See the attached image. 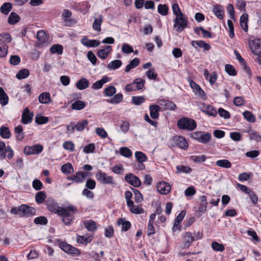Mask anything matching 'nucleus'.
<instances>
[{
	"label": "nucleus",
	"instance_id": "obj_10",
	"mask_svg": "<svg viewBox=\"0 0 261 261\" xmlns=\"http://www.w3.org/2000/svg\"><path fill=\"white\" fill-rule=\"evenodd\" d=\"M172 140L175 145L180 149L187 150L188 148V143L184 137L181 136H174Z\"/></svg>",
	"mask_w": 261,
	"mask_h": 261
},
{
	"label": "nucleus",
	"instance_id": "obj_38",
	"mask_svg": "<svg viewBox=\"0 0 261 261\" xmlns=\"http://www.w3.org/2000/svg\"><path fill=\"white\" fill-rule=\"evenodd\" d=\"M0 136L4 139H9L11 137V133L8 127L2 126L0 127Z\"/></svg>",
	"mask_w": 261,
	"mask_h": 261
},
{
	"label": "nucleus",
	"instance_id": "obj_24",
	"mask_svg": "<svg viewBox=\"0 0 261 261\" xmlns=\"http://www.w3.org/2000/svg\"><path fill=\"white\" fill-rule=\"evenodd\" d=\"M103 22V16L102 15H98L97 18L94 19L92 24V28L94 30L97 32L101 31V25Z\"/></svg>",
	"mask_w": 261,
	"mask_h": 261
},
{
	"label": "nucleus",
	"instance_id": "obj_37",
	"mask_svg": "<svg viewBox=\"0 0 261 261\" xmlns=\"http://www.w3.org/2000/svg\"><path fill=\"white\" fill-rule=\"evenodd\" d=\"M135 156L139 163H143L147 160V155L142 151H137L135 153Z\"/></svg>",
	"mask_w": 261,
	"mask_h": 261
},
{
	"label": "nucleus",
	"instance_id": "obj_6",
	"mask_svg": "<svg viewBox=\"0 0 261 261\" xmlns=\"http://www.w3.org/2000/svg\"><path fill=\"white\" fill-rule=\"evenodd\" d=\"M97 180L103 185H113L114 184L113 177L112 176L108 175L107 173L99 170L95 175Z\"/></svg>",
	"mask_w": 261,
	"mask_h": 261
},
{
	"label": "nucleus",
	"instance_id": "obj_63",
	"mask_svg": "<svg viewBox=\"0 0 261 261\" xmlns=\"http://www.w3.org/2000/svg\"><path fill=\"white\" fill-rule=\"evenodd\" d=\"M146 75L149 80H155L158 76V74L155 72L154 68H150L146 72Z\"/></svg>",
	"mask_w": 261,
	"mask_h": 261
},
{
	"label": "nucleus",
	"instance_id": "obj_46",
	"mask_svg": "<svg viewBox=\"0 0 261 261\" xmlns=\"http://www.w3.org/2000/svg\"><path fill=\"white\" fill-rule=\"evenodd\" d=\"M46 197L45 193L44 191L38 192L35 196V200L38 204L42 203Z\"/></svg>",
	"mask_w": 261,
	"mask_h": 261
},
{
	"label": "nucleus",
	"instance_id": "obj_15",
	"mask_svg": "<svg viewBox=\"0 0 261 261\" xmlns=\"http://www.w3.org/2000/svg\"><path fill=\"white\" fill-rule=\"evenodd\" d=\"M33 113H31L28 108H25L21 116V122L24 124L31 123L33 120Z\"/></svg>",
	"mask_w": 261,
	"mask_h": 261
},
{
	"label": "nucleus",
	"instance_id": "obj_50",
	"mask_svg": "<svg viewBox=\"0 0 261 261\" xmlns=\"http://www.w3.org/2000/svg\"><path fill=\"white\" fill-rule=\"evenodd\" d=\"M190 159L194 163H201L204 162L207 158L205 155H192L190 157Z\"/></svg>",
	"mask_w": 261,
	"mask_h": 261
},
{
	"label": "nucleus",
	"instance_id": "obj_41",
	"mask_svg": "<svg viewBox=\"0 0 261 261\" xmlns=\"http://www.w3.org/2000/svg\"><path fill=\"white\" fill-rule=\"evenodd\" d=\"M12 9V4L10 3H5L1 7V12L5 15L9 14Z\"/></svg>",
	"mask_w": 261,
	"mask_h": 261
},
{
	"label": "nucleus",
	"instance_id": "obj_9",
	"mask_svg": "<svg viewBox=\"0 0 261 261\" xmlns=\"http://www.w3.org/2000/svg\"><path fill=\"white\" fill-rule=\"evenodd\" d=\"M43 147L40 144H36L31 146H27L24 148V152L27 155L39 154L43 150Z\"/></svg>",
	"mask_w": 261,
	"mask_h": 261
},
{
	"label": "nucleus",
	"instance_id": "obj_32",
	"mask_svg": "<svg viewBox=\"0 0 261 261\" xmlns=\"http://www.w3.org/2000/svg\"><path fill=\"white\" fill-rule=\"evenodd\" d=\"M248 15L246 13L243 14L240 17V22L242 29L245 32L248 31Z\"/></svg>",
	"mask_w": 261,
	"mask_h": 261
},
{
	"label": "nucleus",
	"instance_id": "obj_59",
	"mask_svg": "<svg viewBox=\"0 0 261 261\" xmlns=\"http://www.w3.org/2000/svg\"><path fill=\"white\" fill-rule=\"evenodd\" d=\"M95 149V145L94 143H90L87 145H85L83 147V152L86 153H90L94 152Z\"/></svg>",
	"mask_w": 261,
	"mask_h": 261
},
{
	"label": "nucleus",
	"instance_id": "obj_25",
	"mask_svg": "<svg viewBox=\"0 0 261 261\" xmlns=\"http://www.w3.org/2000/svg\"><path fill=\"white\" fill-rule=\"evenodd\" d=\"M63 214H59V216H62V222L66 225H70L73 220V216L72 214H68V212L65 210V212Z\"/></svg>",
	"mask_w": 261,
	"mask_h": 261
},
{
	"label": "nucleus",
	"instance_id": "obj_52",
	"mask_svg": "<svg viewBox=\"0 0 261 261\" xmlns=\"http://www.w3.org/2000/svg\"><path fill=\"white\" fill-rule=\"evenodd\" d=\"M244 118L248 122L253 123L255 121L254 115L249 111H245L243 113Z\"/></svg>",
	"mask_w": 261,
	"mask_h": 261
},
{
	"label": "nucleus",
	"instance_id": "obj_57",
	"mask_svg": "<svg viewBox=\"0 0 261 261\" xmlns=\"http://www.w3.org/2000/svg\"><path fill=\"white\" fill-rule=\"evenodd\" d=\"M123 95L121 93H118L115 95L110 100V102L113 104H118L121 102L123 99Z\"/></svg>",
	"mask_w": 261,
	"mask_h": 261
},
{
	"label": "nucleus",
	"instance_id": "obj_51",
	"mask_svg": "<svg viewBox=\"0 0 261 261\" xmlns=\"http://www.w3.org/2000/svg\"><path fill=\"white\" fill-rule=\"evenodd\" d=\"M211 137L212 136L210 133H204V132H201L199 142L203 144H206L207 142L210 141V140L211 139Z\"/></svg>",
	"mask_w": 261,
	"mask_h": 261
},
{
	"label": "nucleus",
	"instance_id": "obj_12",
	"mask_svg": "<svg viewBox=\"0 0 261 261\" xmlns=\"http://www.w3.org/2000/svg\"><path fill=\"white\" fill-rule=\"evenodd\" d=\"M124 179L127 182L135 187H138L141 184L140 179L132 173L126 174Z\"/></svg>",
	"mask_w": 261,
	"mask_h": 261
},
{
	"label": "nucleus",
	"instance_id": "obj_35",
	"mask_svg": "<svg viewBox=\"0 0 261 261\" xmlns=\"http://www.w3.org/2000/svg\"><path fill=\"white\" fill-rule=\"evenodd\" d=\"M92 240V238L90 237H85L84 236L77 235L76 241L78 243L86 246Z\"/></svg>",
	"mask_w": 261,
	"mask_h": 261
},
{
	"label": "nucleus",
	"instance_id": "obj_2",
	"mask_svg": "<svg viewBox=\"0 0 261 261\" xmlns=\"http://www.w3.org/2000/svg\"><path fill=\"white\" fill-rule=\"evenodd\" d=\"M177 126L180 129L192 131L196 128L197 123L191 118L183 117L178 120Z\"/></svg>",
	"mask_w": 261,
	"mask_h": 261
},
{
	"label": "nucleus",
	"instance_id": "obj_60",
	"mask_svg": "<svg viewBox=\"0 0 261 261\" xmlns=\"http://www.w3.org/2000/svg\"><path fill=\"white\" fill-rule=\"evenodd\" d=\"M194 94L202 99H206L207 98L206 94L205 92L200 87H198L197 89L193 91Z\"/></svg>",
	"mask_w": 261,
	"mask_h": 261
},
{
	"label": "nucleus",
	"instance_id": "obj_23",
	"mask_svg": "<svg viewBox=\"0 0 261 261\" xmlns=\"http://www.w3.org/2000/svg\"><path fill=\"white\" fill-rule=\"evenodd\" d=\"M112 50V47L111 46H105L103 48L99 49L97 51V56L102 60H105L107 58L108 54L110 53Z\"/></svg>",
	"mask_w": 261,
	"mask_h": 261
},
{
	"label": "nucleus",
	"instance_id": "obj_34",
	"mask_svg": "<svg viewBox=\"0 0 261 261\" xmlns=\"http://www.w3.org/2000/svg\"><path fill=\"white\" fill-rule=\"evenodd\" d=\"M20 20L19 16L15 12H11L8 19V22L11 25H14Z\"/></svg>",
	"mask_w": 261,
	"mask_h": 261
},
{
	"label": "nucleus",
	"instance_id": "obj_30",
	"mask_svg": "<svg viewBox=\"0 0 261 261\" xmlns=\"http://www.w3.org/2000/svg\"><path fill=\"white\" fill-rule=\"evenodd\" d=\"M213 12L215 15L220 19L223 18L224 10L221 5H217L213 8Z\"/></svg>",
	"mask_w": 261,
	"mask_h": 261
},
{
	"label": "nucleus",
	"instance_id": "obj_5",
	"mask_svg": "<svg viewBox=\"0 0 261 261\" xmlns=\"http://www.w3.org/2000/svg\"><path fill=\"white\" fill-rule=\"evenodd\" d=\"M14 156V151L12 148L8 145L6 146L5 143L0 140V160H3L6 158L11 160Z\"/></svg>",
	"mask_w": 261,
	"mask_h": 261
},
{
	"label": "nucleus",
	"instance_id": "obj_16",
	"mask_svg": "<svg viewBox=\"0 0 261 261\" xmlns=\"http://www.w3.org/2000/svg\"><path fill=\"white\" fill-rule=\"evenodd\" d=\"M81 43L88 47H94L98 46L100 42L96 39H89L87 36H84L81 40Z\"/></svg>",
	"mask_w": 261,
	"mask_h": 261
},
{
	"label": "nucleus",
	"instance_id": "obj_22",
	"mask_svg": "<svg viewBox=\"0 0 261 261\" xmlns=\"http://www.w3.org/2000/svg\"><path fill=\"white\" fill-rule=\"evenodd\" d=\"M109 81V77L105 75L100 80L93 83L91 88L93 90H98L101 89L103 85Z\"/></svg>",
	"mask_w": 261,
	"mask_h": 261
},
{
	"label": "nucleus",
	"instance_id": "obj_45",
	"mask_svg": "<svg viewBox=\"0 0 261 261\" xmlns=\"http://www.w3.org/2000/svg\"><path fill=\"white\" fill-rule=\"evenodd\" d=\"M145 101V98L144 96H134L132 98V102L136 105L139 106Z\"/></svg>",
	"mask_w": 261,
	"mask_h": 261
},
{
	"label": "nucleus",
	"instance_id": "obj_33",
	"mask_svg": "<svg viewBox=\"0 0 261 261\" xmlns=\"http://www.w3.org/2000/svg\"><path fill=\"white\" fill-rule=\"evenodd\" d=\"M9 97L4 90L0 87V103L4 106L8 104Z\"/></svg>",
	"mask_w": 261,
	"mask_h": 261
},
{
	"label": "nucleus",
	"instance_id": "obj_4",
	"mask_svg": "<svg viewBox=\"0 0 261 261\" xmlns=\"http://www.w3.org/2000/svg\"><path fill=\"white\" fill-rule=\"evenodd\" d=\"M45 204L47 209L49 211L56 214H63L65 212V208L60 207L56 200L49 197L45 201Z\"/></svg>",
	"mask_w": 261,
	"mask_h": 261
},
{
	"label": "nucleus",
	"instance_id": "obj_40",
	"mask_svg": "<svg viewBox=\"0 0 261 261\" xmlns=\"http://www.w3.org/2000/svg\"><path fill=\"white\" fill-rule=\"evenodd\" d=\"M86 107V103L82 100H77L71 105V108L73 110H81Z\"/></svg>",
	"mask_w": 261,
	"mask_h": 261
},
{
	"label": "nucleus",
	"instance_id": "obj_55",
	"mask_svg": "<svg viewBox=\"0 0 261 261\" xmlns=\"http://www.w3.org/2000/svg\"><path fill=\"white\" fill-rule=\"evenodd\" d=\"M177 169V173H190L192 172V169L189 166H184V165H178L176 167Z\"/></svg>",
	"mask_w": 261,
	"mask_h": 261
},
{
	"label": "nucleus",
	"instance_id": "obj_21",
	"mask_svg": "<svg viewBox=\"0 0 261 261\" xmlns=\"http://www.w3.org/2000/svg\"><path fill=\"white\" fill-rule=\"evenodd\" d=\"M39 102L42 104H49L51 102L50 95L49 92H42L38 97Z\"/></svg>",
	"mask_w": 261,
	"mask_h": 261
},
{
	"label": "nucleus",
	"instance_id": "obj_26",
	"mask_svg": "<svg viewBox=\"0 0 261 261\" xmlns=\"http://www.w3.org/2000/svg\"><path fill=\"white\" fill-rule=\"evenodd\" d=\"M89 82L86 78H82L79 80L76 83V88L80 90H83L88 87Z\"/></svg>",
	"mask_w": 261,
	"mask_h": 261
},
{
	"label": "nucleus",
	"instance_id": "obj_1",
	"mask_svg": "<svg viewBox=\"0 0 261 261\" xmlns=\"http://www.w3.org/2000/svg\"><path fill=\"white\" fill-rule=\"evenodd\" d=\"M12 214L18 215L21 217L28 218L35 215V208L28 204H23L17 207H13L10 210Z\"/></svg>",
	"mask_w": 261,
	"mask_h": 261
},
{
	"label": "nucleus",
	"instance_id": "obj_13",
	"mask_svg": "<svg viewBox=\"0 0 261 261\" xmlns=\"http://www.w3.org/2000/svg\"><path fill=\"white\" fill-rule=\"evenodd\" d=\"M88 124L89 122L87 120H83L81 121H79L75 124H73L71 127V132L73 133L75 129L78 132H82L85 128H87L88 130Z\"/></svg>",
	"mask_w": 261,
	"mask_h": 261
},
{
	"label": "nucleus",
	"instance_id": "obj_42",
	"mask_svg": "<svg viewBox=\"0 0 261 261\" xmlns=\"http://www.w3.org/2000/svg\"><path fill=\"white\" fill-rule=\"evenodd\" d=\"M30 75V71L28 69H22L19 70L16 75L17 79L19 80L24 79Z\"/></svg>",
	"mask_w": 261,
	"mask_h": 261
},
{
	"label": "nucleus",
	"instance_id": "obj_8",
	"mask_svg": "<svg viewBox=\"0 0 261 261\" xmlns=\"http://www.w3.org/2000/svg\"><path fill=\"white\" fill-rule=\"evenodd\" d=\"M249 45L251 52L253 54L259 55L261 54V41L259 39L250 40Z\"/></svg>",
	"mask_w": 261,
	"mask_h": 261
},
{
	"label": "nucleus",
	"instance_id": "obj_17",
	"mask_svg": "<svg viewBox=\"0 0 261 261\" xmlns=\"http://www.w3.org/2000/svg\"><path fill=\"white\" fill-rule=\"evenodd\" d=\"M201 105L202 107L200 108L202 112L211 116L215 117L217 116V111L213 106L209 105H205L204 103H202Z\"/></svg>",
	"mask_w": 261,
	"mask_h": 261
},
{
	"label": "nucleus",
	"instance_id": "obj_56",
	"mask_svg": "<svg viewBox=\"0 0 261 261\" xmlns=\"http://www.w3.org/2000/svg\"><path fill=\"white\" fill-rule=\"evenodd\" d=\"M158 13L163 16H166L168 13V7L166 5L159 4L158 6Z\"/></svg>",
	"mask_w": 261,
	"mask_h": 261
},
{
	"label": "nucleus",
	"instance_id": "obj_62",
	"mask_svg": "<svg viewBox=\"0 0 261 261\" xmlns=\"http://www.w3.org/2000/svg\"><path fill=\"white\" fill-rule=\"evenodd\" d=\"M164 103L163 104L165 109L175 110L176 108V105L169 100H164Z\"/></svg>",
	"mask_w": 261,
	"mask_h": 261
},
{
	"label": "nucleus",
	"instance_id": "obj_19",
	"mask_svg": "<svg viewBox=\"0 0 261 261\" xmlns=\"http://www.w3.org/2000/svg\"><path fill=\"white\" fill-rule=\"evenodd\" d=\"M150 115L152 119H157L159 117V112L160 111L161 108L158 105H152L149 107Z\"/></svg>",
	"mask_w": 261,
	"mask_h": 261
},
{
	"label": "nucleus",
	"instance_id": "obj_36",
	"mask_svg": "<svg viewBox=\"0 0 261 261\" xmlns=\"http://www.w3.org/2000/svg\"><path fill=\"white\" fill-rule=\"evenodd\" d=\"M85 227L89 231H95L97 229L96 222L92 220H87L84 222Z\"/></svg>",
	"mask_w": 261,
	"mask_h": 261
},
{
	"label": "nucleus",
	"instance_id": "obj_3",
	"mask_svg": "<svg viewBox=\"0 0 261 261\" xmlns=\"http://www.w3.org/2000/svg\"><path fill=\"white\" fill-rule=\"evenodd\" d=\"M173 28L177 32L180 33L188 27V18L185 14H181L173 19Z\"/></svg>",
	"mask_w": 261,
	"mask_h": 261
},
{
	"label": "nucleus",
	"instance_id": "obj_11",
	"mask_svg": "<svg viewBox=\"0 0 261 261\" xmlns=\"http://www.w3.org/2000/svg\"><path fill=\"white\" fill-rule=\"evenodd\" d=\"M195 241V236L190 231L186 232L182 236V244L184 248H188Z\"/></svg>",
	"mask_w": 261,
	"mask_h": 261
},
{
	"label": "nucleus",
	"instance_id": "obj_29",
	"mask_svg": "<svg viewBox=\"0 0 261 261\" xmlns=\"http://www.w3.org/2000/svg\"><path fill=\"white\" fill-rule=\"evenodd\" d=\"M204 76L206 80H208L211 85H213L216 82L217 79V74L216 72H213L209 74L206 70L204 72Z\"/></svg>",
	"mask_w": 261,
	"mask_h": 261
},
{
	"label": "nucleus",
	"instance_id": "obj_54",
	"mask_svg": "<svg viewBox=\"0 0 261 261\" xmlns=\"http://www.w3.org/2000/svg\"><path fill=\"white\" fill-rule=\"evenodd\" d=\"M11 37L8 33H3L0 34V42H2L3 44H7L11 41ZM1 44V43H0Z\"/></svg>",
	"mask_w": 261,
	"mask_h": 261
},
{
	"label": "nucleus",
	"instance_id": "obj_18",
	"mask_svg": "<svg viewBox=\"0 0 261 261\" xmlns=\"http://www.w3.org/2000/svg\"><path fill=\"white\" fill-rule=\"evenodd\" d=\"M191 45L195 49H197L198 47L203 48L204 51L209 50L211 48L210 45L202 40H193L191 42Z\"/></svg>",
	"mask_w": 261,
	"mask_h": 261
},
{
	"label": "nucleus",
	"instance_id": "obj_27",
	"mask_svg": "<svg viewBox=\"0 0 261 261\" xmlns=\"http://www.w3.org/2000/svg\"><path fill=\"white\" fill-rule=\"evenodd\" d=\"M200 203L198 207V210L201 213H204L206 210L207 205L206 196L202 195L200 197Z\"/></svg>",
	"mask_w": 261,
	"mask_h": 261
},
{
	"label": "nucleus",
	"instance_id": "obj_49",
	"mask_svg": "<svg viewBox=\"0 0 261 261\" xmlns=\"http://www.w3.org/2000/svg\"><path fill=\"white\" fill-rule=\"evenodd\" d=\"M116 92V89L113 86H109L104 89L103 93L105 96L111 97Z\"/></svg>",
	"mask_w": 261,
	"mask_h": 261
},
{
	"label": "nucleus",
	"instance_id": "obj_44",
	"mask_svg": "<svg viewBox=\"0 0 261 261\" xmlns=\"http://www.w3.org/2000/svg\"><path fill=\"white\" fill-rule=\"evenodd\" d=\"M50 51L52 54L61 55L63 51V47L60 44H54L50 48Z\"/></svg>",
	"mask_w": 261,
	"mask_h": 261
},
{
	"label": "nucleus",
	"instance_id": "obj_20",
	"mask_svg": "<svg viewBox=\"0 0 261 261\" xmlns=\"http://www.w3.org/2000/svg\"><path fill=\"white\" fill-rule=\"evenodd\" d=\"M117 224L118 226L121 225V231H127L132 226L130 222L126 221L125 218H120L117 220Z\"/></svg>",
	"mask_w": 261,
	"mask_h": 261
},
{
	"label": "nucleus",
	"instance_id": "obj_47",
	"mask_svg": "<svg viewBox=\"0 0 261 261\" xmlns=\"http://www.w3.org/2000/svg\"><path fill=\"white\" fill-rule=\"evenodd\" d=\"M119 153L120 154L127 158H129L132 156V151L127 147H122L119 149Z\"/></svg>",
	"mask_w": 261,
	"mask_h": 261
},
{
	"label": "nucleus",
	"instance_id": "obj_53",
	"mask_svg": "<svg viewBox=\"0 0 261 261\" xmlns=\"http://www.w3.org/2000/svg\"><path fill=\"white\" fill-rule=\"evenodd\" d=\"M216 165L219 167L225 168H229L231 166V163L228 160L226 159L217 161L216 162Z\"/></svg>",
	"mask_w": 261,
	"mask_h": 261
},
{
	"label": "nucleus",
	"instance_id": "obj_58",
	"mask_svg": "<svg viewBox=\"0 0 261 261\" xmlns=\"http://www.w3.org/2000/svg\"><path fill=\"white\" fill-rule=\"evenodd\" d=\"M212 249L216 251L222 252L224 250L225 247L222 244L214 241L211 244Z\"/></svg>",
	"mask_w": 261,
	"mask_h": 261
},
{
	"label": "nucleus",
	"instance_id": "obj_64",
	"mask_svg": "<svg viewBox=\"0 0 261 261\" xmlns=\"http://www.w3.org/2000/svg\"><path fill=\"white\" fill-rule=\"evenodd\" d=\"M48 118L45 116L37 115L35 117V122L38 124H43L47 123Z\"/></svg>",
	"mask_w": 261,
	"mask_h": 261
},
{
	"label": "nucleus",
	"instance_id": "obj_28",
	"mask_svg": "<svg viewBox=\"0 0 261 261\" xmlns=\"http://www.w3.org/2000/svg\"><path fill=\"white\" fill-rule=\"evenodd\" d=\"M122 64V62L120 60H115L111 61L107 65V68L110 70H114L119 68Z\"/></svg>",
	"mask_w": 261,
	"mask_h": 261
},
{
	"label": "nucleus",
	"instance_id": "obj_48",
	"mask_svg": "<svg viewBox=\"0 0 261 261\" xmlns=\"http://www.w3.org/2000/svg\"><path fill=\"white\" fill-rule=\"evenodd\" d=\"M133 84L136 85L135 88L136 91L141 90L144 87L145 81L142 79H136L133 81Z\"/></svg>",
	"mask_w": 261,
	"mask_h": 261
},
{
	"label": "nucleus",
	"instance_id": "obj_31",
	"mask_svg": "<svg viewBox=\"0 0 261 261\" xmlns=\"http://www.w3.org/2000/svg\"><path fill=\"white\" fill-rule=\"evenodd\" d=\"M140 63V60L138 58H135L130 61L129 63L125 67V72L128 73L132 69L137 67Z\"/></svg>",
	"mask_w": 261,
	"mask_h": 261
},
{
	"label": "nucleus",
	"instance_id": "obj_14",
	"mask_svg": "<svg viewBox=\"0 0 261 261\" xmlns=\"http://www.w3.org/2000/svg\"><path fill=\"white\" fill-rule=\"evenodd\" d=\"M156 189L159 193L164 195L168 194L171 189L170 184L165 181L158 183Z\"/></svg>",
	"mask_w": 261,
	"mask_h": 261
},
{
	"label": "nucleus",
	"instance_id": "obj_61",
	"mask_svg": "<svg viewBox=\"0 0 261 261\" xmlns=\"http://www.w3.org/2000/svg\"><path fill=\"white\" fill-rule=\"evenodd\" d=\"M63 147L65 150L73 151L74 150L75 145L73 142L70 141H65L63 144Z\"/></svg>",
	"mask_w": 261,
	"mask_h": 261
},
{
	"label": "nucleus",
	"instance_id": "obj_43",
	"mask_svg": "<svg viewBox=\"0 0 261 261\" xmlns=\"http://www.w3.org/2000/svg\"><path fill=\"white\" fill-rule=\"evenodd\" d=\"M61 171L63 173L69 174L73 172L74 170L72 165L70 163H67L61 166Z\"/></svg>",
	"mask_w": 261,
	"mask_h": 261
},
{
	"label": "nucleus",
	"instance_id": "obj_39",
	"mask_svg": "<svg viewBox=\"0 0 261 261\" xmlns=\"http://www.w3.org/2000/svg\"><path fill=\"white\" fill-rule=\"evenodd\" d=\"M245 132L249 134L251 140H255L256 142H259L261 141V135H260L257 132L250 129L249 130L246 131Z\"/></svg>",
	"mask_w": 261,
	"mask_h": 261
},
{
	"label": "nucleus",
	"instance_id": "obj_7",
	"mask_svg": "<svg viewBox=\"0 0 261 261\" xmlns=\"http://www.w3.org/2000/svg\"><path fill=\"white\" fill-rule=\"evenodd\" d=\"M91 173L89 172L79 171L67 177L68 180H72L77 184L84 182L86 177H90Z\"/></svg>",
	"mask_w": 261,
	"mask_h": 261
}]
</instances>
